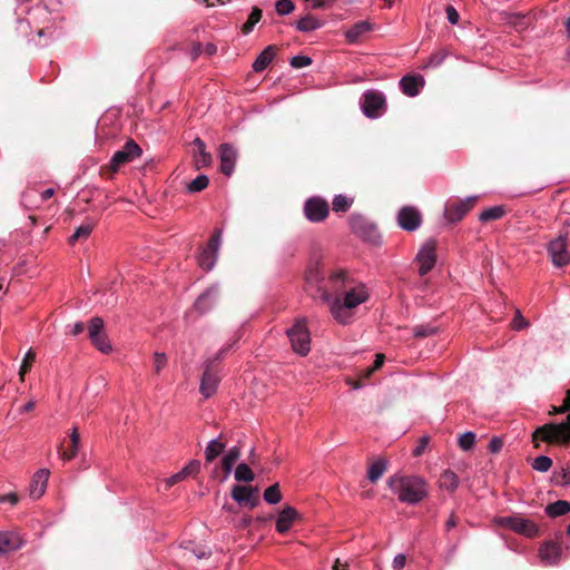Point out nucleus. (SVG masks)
I'll list each match as a JSON object with an SVG mask.
<instances>
[{"mask_svg": "<svg viewBox=\"0 0 570 570\" xmlns=\"http://www.w3.org/2000/svg\"><path fill=\"white\" fill-rule=\"evenodd\" d=\"M400 502L416 504L429 495L428 482L419 475L395 474L387 481Z\"/></svg>", "mask_w": 570, "mask_h": 570, "instance_id": "f257e3e1", "label": "nucleus"}, {"mask_svg": "<svg viewBox=\"0 0 570 570\" xmlns=\"http://www.w3.org/2000/svg\"><path fill=\"white\" fill-rule=\"evenodd\" d=\"M368 298V294L364 285L351 286L343 295V298L336 296L331 298L330 309L333 317L341 324H346L352 314L351 309L358 306Z\"/></svg>", "mask_w": 570, "mask_h": 570, "instance_id": "f03ea898", "label": "nucleus"}, {"mask_svg": "<svg viewBox=\"0 0 570 570\" xmlns=\"http://www.w3.org/2000/svg\"><path fill=\"white\" fill-rule=\"evenodd\" d=\"M539 441L550 444L570 443V413L560 423H547L537 428L532 434L534 448H539Z\"/></svg>", "mask_w": 570, "mask_h": 570, "instance_id": "7ed1b4c3", "label": "nucleus"}, {"mask_svg": "<svg viewBox=\"0 0 570 570\" xmlns=\"http://www.w3.org/2000/svg\"><path fill=\"white\" fill-rule=\"evenodd\" d=\"M142 154L140 146L132 139H129L121 149L117 150L110 161L100 168L101 175L112 177L122 166L139 158Z\"/></svg>", "mask_w": 570, "mask_h": 570, "instance_id": "20e7f679", "label": "nucleus"}, {"mask_svg": "<svg viewBox=\"0 0 570 570\" xmlns=\"http://www.w3.org/2000/svg\"><path fill=\"white\" fill-rule=\"evenodd\" d=\"M295 353L305 356L311 350V336L305 320H298L286 331Z\"/></svg>", "mask_w": 570, "mask_h": 570, "instance_id": "39448f33", "label": "nucleus"}, {"mask_svg": "<svg viewBox=\"0 0 570 570\" xmlns=\"http://www.w3.org/2000/svg\"><path fill=\"white\" fill-rule=\"evenodd\" d=\"M568 233H560L558 237L548 244V254L556 267H563L570 263V253L568 250Z\"/></svg>", "mask_w": 570, "mask_h": 570, "instance_id": "423d86ee", "label": "nucleus"}, {"mask_svg": "<svg viewBox=\"0 0 570 570\" xmlns=\"http://www.w3.org/2000/svg\"><path fill=\"white\" fill-rule=\"evenodd\" d=\"M225 352H226V348H222L217 353L215 358L209 360L206 363L205 371H204V374L202 377L200 389H199L200 393L205 397L212 396L217 390L219 379H218L216 372L214 371L213 366H214L215 362L219 361L224 356Z\"/></svg>", "mask_w": 570, "mask_h": 570, "instance_id": "0eeeda50", "label": "nucleus"}, {"mask_svg": "<svg viewBox=\"0 0 570 570\" xmlns=\"http://www.w3.org/2000/svg\"><path fill=\"white\" fill-rule=\"evenodd\" d=\"M303 210L309 222L321 223L328 217L330 205L324 198L314 196L306 199Z\"/></svg>", "mask_w": 570, "mask_h": 570, "instance_id": "6e6552de", "label": "nucleus"}, {"mask_svg": "<svg viewBox=\"0 0 570 570\" xmlns=\"http://www.w3.org/2000/svg\"><path fill=\"white\" fill-rule=\"evenodd\" d=\"M499 524L509 528L527 537H535L539 532L534 522L521 517H502L498 520Z\"/></svg>", "mask_w": 570, "mask_h": 570, "instance_id": "1a4fd4ad", "label": "nucleus"}, {"mask_svg": "<svg viewBox=\"0 0 570 570\" xmlns=\"http://www.w3.org/2000/svg\"><path fill=\"white\" fill-rule=\"evenodd\" d=\"M230 495L242 507L254 509L259 504L258 489L250 485H234Z\"/></svg>", "mask_w": 570, "mask_h": 570, "instance_id": "9d476101", "label": "nucleus"}, {"mask_svg": "<svg viewBox=\"0 0 570 570\" xmlns=\"http://www.w3.org/2000/svg\"><path fill=\"white\" fill-rule=\"evenodd\" d=\"M222 230L217 229L208 240L207 246L198 257L202 268L210 271L216 262L218 247L220 245Z\"/></svg>", "mask_w": 570, "mask_h": 570, "instance_id": "9b49d317", "label": "nucleus"}, {"mask_svg": "<svg viewBox=\"0 0 570 570\" xmlns=\"http://www.w3.org/2000/svg\"><path fill=\"white\" fill-rule=\"evenodd\" d=\"M478 197L471 196L468 197L464 200H455L453 203H450L445 207V217L450 223H456L461 220L465 214H468L476 204Z\"/></svg>", "mask_w": 570, "mask_h": 570, "instance_id": "f8f14e48", "label": "nucleus"}, {"mask_svg": "<svg viewBox=\"0 0 570 570\" xmlns=\"http://www.w3.org/2000/svg\"><path fill=\"white\" fill-rule=\"evenodd\" d=\"M385 107V98L379 91H367L363 96L362 109L363 112L370 118L380 116L381 110Z\"/></svg>", "mask_w": 570, "mask_h": 570, "instance_id": "ddd939ff", "label": "nucleus"}, {"mask_svg": "<svg viewBox=\"0 0 570 570\" xmlns=\"http://www.w3.org/2000/svg\"><path fill=\"white\" fill-rule=\"evenodd\" d=\"M435 248V242L429 240L417 253L416 261L420 263L419 273L421 276L426 275L434 267L436 262Z\"/></svg>", "mask_w": 570, "mask_h": 570, "instance_id": "4468645a", "label": "nucleus"}, {"mask_svg": "<svg viewBox=\"0 0 570 570\" xmlns=\"http://www.w3.org/2000/svg\"><path fill=\"white\" fill-rule=\"evenodd\" d=\"M397 223L404 230L413 232L420 227L422 216L416 208L405 206L397 214Z\"/></svg>", "mask_w": 570, "mask_h": 570, "instance_id": "2eb2a0df", "label": "nucleus"}, {"mask_svg": "<svg viewBox=\"0 0 570 570\" xmlns=\"http://www.w3.org/2000/svg\"><path fill=\"white\" fill-rule=\"evenodd\" d=\"M323 279L324 275L321 272L318 264H315L307 268L305 273L306 284L311 287H316V292L320 294L321 298L324 302H330L332 298V293L320 285Z\"/></svg>", "mask_w": 570, "mask_h": 570, "instance_id": "dca6fc26", "label": "nucleus"}, {"mask_svg": "<svg viewBox=\"0 0 570 570\" xmlns=\"http://www.w3.org/2000/svg\"><path fill=\"white\" fill-rule=\"evenodd\" d=\"M237 153L235 148L230 144H222L219 146V158H220V171L226 175L230 176L235 161H236Z\"/></svg>", "mask_w": 570, "mask_h": 570, "instance_id": "f3484780", "label": "nucleus"}, {"mask_svg": "<svg viewBox=\"0 0 570 570\" xmlns=\"http://www.w3.org/2000/svg\"><path fill=\"white\" fill-rule=\"evenodd\" d=\"M49 474L50 472L47 469H40L33 474L29 485V495L32 499L36 500L42 497L47 488Z\"/></svg>", "mask_w": 570, "mask_h": 570, "instance_id": "a211bd4d", "label": "nucleus"}, {"mask_svg": "<svg viewBox=\"0 0 570 570\" xmlns=\"http://www.w3.org/2000/svg\"><path fill=\"white\" fill-rule=\"evenodd\" d=\"M299 518L297 510L291 505L285 507L277 517L276 530L278 533L284 534L288 532L293 523Z\"/></svg>", "mask_w": 570, "mask_h": 570, "instance_id": "6ab92c4d", "label": "nucleus"}, {"mask_svg": "<svg viewBox=\"0 0 570 570\" xmlns=\"http://www.w3.org/2000/svg\"><path fill=\"white\" fill-rule=\"evenodd\" d=\"M218 299V292L216 288L210 287L206 292H204L196 299L194 304V309L197 311L200 315L210 311L213 306L216 304Z\"/></svg>", "mask_w": 570, "mask_h": 570, "instance_id": "aec40b11", "label": "nucleus"}, {"mask_svg": "<svg viewBox=\"0 0 570 570\" xmlns=\"http://www.w3.org/2000/svg\"><path fill=\"white\" fill-rule=\"evenodd\" d=\"M400 86L403 94L409 97H414L424 86V79L422 76H404L400 81Z\"/></svg>", "mask_w": 570, "mask_h": 570, "instance_id": "412c9836", "label": "nucleus"}, {"mask_svg": "<svg viewBox=\"0 0 570 570\" xmlns=\"http://www.w3.org/2000/svg\"><path fill=\"white\" fill-rule=\"evenodd\" d=\"M328 282L331 285V289L335 294H340L342 292H346L351 287V279L347 276L345 271L334 272L330 275Z\"/></svg>", "mask_w": 570, "mask_h": 570, "instance_id": "4be33fe9", "label": "nucleus"}, {"mask_svg": "<svg viewBox=\"0 0 570 570\" xmlns=\"http://www.w3.org/2000/svg\"><path fill=\"white\" fill-rule=\"evenodd\" d=\"M561 556V547L556 542H546L540 548V557L548 564H556L559 562Z\"/></svg>", "mask_w": 570, "mask_h": 570, "instance_id": "5701e85b", "label": "nucleus"}, {"mask_svg": "<svg viewBox=\"0 0 570 570\" xmlns=\"http://www.w3.org/2000/svg\"><path fill=\"white\" fill-rule=\"evenodd\" d=\"M372 29L373 26L368 21H358L345 31V38L348 42L355 43Z\"/></svg>", "mask_w": 570, "mask_h": 570, "instance_id": "b1692460", "label": "nucleus"}, {"mask_svg": "<svg viewBox=\"0 0 570 570\" xmlns=\"http://www.w3.org/2000/svg\"><path fill=\"white\" fill-rule=\"evenodd\" d=\"M276 55V47L275 46H268L266 47L259 56L256 58V60L253 63V69L256 72H261L267 68V66L272 62Z\"/></svg>", "mask_w": 570, "mask_h": 570, "instance_id": "393cba45", "label": "nucleus"}, {"mask_svg": "<svg viewBox=\"0 0 570 570\" xmlns=\"http://www.w3.org/2000/svg\"><path fill=\"white\" fill-rule=\"evenodd\" d=\"M20 547L19 539L11 532L0 531V554H6L18 550Z\"/></svg>", "mask_w": 570, "mask_h": 570, "instance_id": "a878e982", "label": "nucleus"}, {"mask_svg": "<svg viewBox=\"0 0 570 570\" xmlns=\"http://www.w3.org/2000/svg\"><path fill=\"white\" fill-rule=\"evenodd\" d=\"M225 446L226 444L223 441V435H219V438L212 440L205 450L206 463L213 462L218 455H220L225 450Z\"/></svg>", "mask_w": 570, "mask_h": 570, "instance_id": "bb28decb", "label": "nucleus"}, {"mask_svg": "<svg viewBox=\"0 0 570 570\" xmlns=\"http://www.w3.org/2000/svg\"><path fill=\"white\" fill-rule=\"evenodd\" d=\"M194 146L196 147V151L198 153L195 156V161L197 167H207L212 163V155L206 151V145L200 138H196L194 140Z\"/></svg>", "mask_w": 570, "mask_h": 570, "instance_id": "cd10ccee", "label": "nucleus"}, {"mask_svg": "<svg viewBox=\"0 0 570 570\" xmlns=\"http://www.w3.org/2000/svg\"><path fill=\"white\" fill-rule=\"evenodd\" d=\"M239 456H240V449L238 446H234L223 458L222 468L225 473L224 479H226L229 475L234 464L239 459Z\"/></svg>", "mask_w": 570, "mask_h": 570, "instance_id": "c85d7f7f", "label": "nucleus"}, {"mask_svg": "<svg viewBox=\"0 0 570 570\" xmlns=\"http://www.w3.org/2000/svg\"><path fill=\"white\" fill-rule=\"evenodd\" d=\"M439 484L441 489L454 492L459 487V478L453 471L445 470L440 476Z\"/></svg>", "mask_w": 570, "mask_h": 570, "instance_id": "c756f323", "label": "nucleus"}, {"mask_svg": "<svg viewBox=\"0 0 570 570\" xmlns=\"http://www.w3.org/2000/svg\"><path fill=\"white\" fill-rule=\"evenodd\" d=\"M323 26L322 21L312 16L311 13H306L303 18H301L296 22V28L302 32H309L316 30Z\"/></svg>", "mask_w": 570, "mask_h": 570, "instance_id": "7c9ffc66", "label": "nucleus"}, {"mask_svg": "<svg viewBox=\"0 0 570 570\" xmlns=\"http://www.w3.org/2000/svg\"><path fill=\"white\" fill-rule=\"evenodd\" d=\"M80 435L77 428H73L70 433V444L69 446L61 453V458L63 460L73 459L79 450Z\"/></svg>", "mask_w": 570, "mask_h": 570, "instance_id": "2f4dec72", "label": "nucleus"}, {"mask_svg": "<svg viewBox=\"0 0 570 570\" xmlns=\"http://www.w3.org/2000/svg\"><path fill=\"white\" fill-rule=\"evenodd\" d=\"M570 512V502L564 500H558L546 507V513L551 518L564 515Z\"/></svg>", "mask_w": 570, "mask_h": 570, "instance_id": "473e14b6", "label": "nucleus"}, {"mask_svg": "<svg viewBox=\"0 0 570 570\" xmlns=\"http://www.w3.org/2000/svg\"><path fill=\"white\" fill-rule=\"evenodd\" d=\"M95 227V223L92 220H88L80 225L75 233L69 237L68 242L70 245L76 244L80 239H87L91 234Z\"/></svg>", "mask_w": 570, "mask_h": 570, "instance_id": "72a5a7b5", "label": "nucleus"}, {"mask_svg": "<svg viewBox=\"0 0 570 570\" xmlns=\"http://www.w3.org/2000/svg\"><path fill=\"white\" fill-rule=\"evenodd\" d=\"M386 470V461L379 459L373 462L367 470V478L371 482H376Z\"/></svg>", "mask_w": 570, "mask_h": 570, "instance_id": "f704fd0d", "label": "nucleus"}, {"mask_svg": "<svg viewBox=\"0 0 570 570\" xmlns=\"http://www.w3.org/2000/svg\"><path fill=\"white\" fill-rule=\"evenodd\" d=\"M504 214H505V208L503 206H494V207H490V208L483 210L479 215V219L482 223H487V222L500 219L501 217H503Z\"/></svg>", "mask_w": 570, "mask_h": 570, "instance_id": "c9c22d12", "label": "nucleus"}, {"mask_svg": "<svg viewBox=\"0 0 570 570\" xmlns=\"http://www.w3.org/2000/svg\"><path fill=\"white\" fill-rule=\"evenodd\" d=\"M263 11L258 7H254L248 16L247 21L242 26V32L248 35L252 32L256 23L262 19Z\"/></svg>", "mask_w": 570, "mask_h": 570, "instance_id": "e433bc0d", "label": "nucleus"}, {"mask_svg": "<svg viewBox=\"0 0 570 570\" xmlns=\"http://www.w3.org/2000/svg\"><path fill=\"white\" fill-rule=\"evenodd\" d=\"M235 479L238 482H252L255 479V474L246 463H240L235 470Z\"/></svg>", "mask_w": 570, "mask_h": 570, "instance_id": "4c0bfd02", "label": "nucleus"}, {"mask_svg": "<svg viewBox=\"0 0 570 570\" xmlns=\"http://www.w3.org/2000/svg\"><path fill=\"white\" fill-rule=\"evenodd\" d=\"M264 500L269 503V504H276L278 502H281L282 500V492H281V489H279V484L278 483H275L271 487H268L265 491H264Z\"/></svg>", "mask_w": 570, "mask_h": 570, "instance_id": "58836bf2", "label": "nucleus"}, {"mask_svg": "<svg viewBox=\"0 0 570 570\" xmlns=\"http://www.w3.org/2000/svg\"><path fill=\"white\" fill-rule=\"evenodd\" d=\"M384 360H385V356L383 354H376L373 365L365 370L364 376L358 382H356L353 385V387L360 389L361 386H363V380H367L372 375V373L377 371L383 365Z\"/></svg>", "mask_w": 570, "mask_h": 570, "instance_id": "ea45409f", "label": "nucleus"}, {"mask_svg": "<svg viewBox=\"0 0 570 570\" xmlns=\"http://www.w3.org/2000/svg\"><path fill=\"white\" fill-rule=\"evenodd\" d=\"M353 204V199L344 195H336L333 199V210L336 213H346Z\"/></svg>", "mask_w": 570, "mask_h": 570, "instance_id": "a19ab883", "label": "nucleus"}, {"mask_svg": "<svg viewBox=\"0 0 570 570\" xmlns=\"http://www.w3.org/2000/svg\"><path fill=\"white\" fill-rule=\"evenodd\" d=\"M102 333H105L104 332V320L101 317H98V316L92 317L89 321V325H88V336H89V340L98 337Z\"/></svg>", "mask_w": 570, "mask_h": 570, "instance_id": "79ce46f5", "label": "nucleus"}, {"mask_svg": "<svg viewBox=\"0 0 570 570\" xmlns=\"http://www.w3.org/2000/svg\"><path fill=\"white\" fill-rule=\"evenodd\" d=\"M35 360H36V352L30 348L26 353V355H24V357L22 360V364H21L20 370H19L20 381L24 380V375L31 370Z\"/></svg>", "mask_w": 570, "mask_h": 570, "instance_id": "37998d69", "label": "nucleus"}, {"mask_svg": "<svg viewBox=\"0 0 570 570\" xmlns=\"http://www.w3.org/2000/svg\"><path fill=\"white\" fill-rule=\"evenodd\" d=\"M92 345L104 354H109L112 351L111 344L106 333L100 334L98 337L90 340Z\"/></svg>", "mask_w": 570, "mask_h": 570, "instance_id": "c03bdc74", "label": "nucleus"}, {"mask_svg": "<svg viewBox=\"0 0 570 570\" xmlns=\"http://www.w3.org/2000/svg\"><path fill=\"white\" fill-rule=\"evenodd\" d=\"M209 184V179L206 175H199L193 179L188 185L189 193H198L204 190Z\"/></svg>", "mask_w": 570, "mask_h": 570, "instance_id": "a18cd8bd", "label": "nucleus"}, {"mask_svg": "<svg viewBox=\"0 0 570 570\" xmlns=\"http://www.w3.org/2000/svg\"><path fill=\"white\" fill-rule=\"evenodd\" d=\"M552 466V460L549 456H537L532 462V468L539 472H547Z\"/></svg>", "mask_w": 570, "mask_h": 570, "instance_id": "49530a36", "label": "nucleus"}, {"mask_svg": "<svg viewBox=\"0 0 570 570\" xmlns=\"http://www.w3.org/2000/svg\"><path fill=\"white\" fill-rule=\"evenodd\" d=\"M475 434L473 432H465L459 438V446L463 451H469L474 446Z\"/></svg>", "mask_w": 570, "mask_h": 570, "instance_id": "de8ad7c7", "label": "nucleus"}, {"mask_svg": "<svg viewBox=\"0 0 570 570\" xmlns=\"http://www.w3.org/2000/svg\"><path fill=\"white\" fill-rule=\"evenodd\" d=\"M446 57L448 52L444 49H441L430 56L425 67H439L442 65Z\"/></svg>", "mask_w": 570, "mask_h": 570, "instance_id": "09e8293b", "label": "nucleus"}, {"mask_svg": "<svg viewBox=\"0 0 570 570\" xmlns=\"http://www.w3.org/2000/svg\"><path fill=\"white\" fill-rule=\"evenodd\" d=\"M275 7L276 12L281 16L288 14L295 9V4L292 0H278Z\"/></svg>", "mask_w": 570, "mask_h": 570, "instance_id": "8fccbe9b", "label": "nucleus"}, {"mask_svg": "<svg viewBox=\"0 0 570 570\" xmlns=\"http://www.w3.org/2000/svg\"><path fill=\"white\" fill-rule=\"evenodd\" d=\"M167 365V356L165 353L155 352L154 353V371L156 374H159L163 368Z\"/></svg>", "mask_w": 570, "mask_h": 570, "instance_id": "3c124183", "label": "nucleus"}, {"mask_svg": "<svg viewBox=\"0 0 570 570\" xmlns=\"http://www.w3.org/2000/svg\"><path fill=\"white\" fill-rule=\"evenodd\" d=\"M436 333V327L431 325H417L414 327V336L423 338Z\"/></svg>", "mask_w": 570, "mask_h": 570, "instance_id": "603ef678", "label": "nucleus"}, {"mask_svg": "<svg viewBox=\"0 0 570 570\" xmlns=\"http://www.w3.org/2000/svg\"><path fill=\"white\" fill-rule=\"evenodd\" d=\"M311 63H312V59L307 56H295L289 61V65L295 69L307 67Z\"/></svg>", "mask_w": 570, "mask_h": 570, "instance_id": "864d4df0", "label": "nucleus"}, {"mask_svg": "<svg viewBox=\"0 0 570 570\" xmlns=\"http://www.w3.org/2000/svg\"><path fill=\"white\" fill-rule=\"evenodd\" d=\"M336 0H305L308 9H324L333 4Z\"/></svg>", "mask_w": 570, "mask_h": 570, "instance_id": "5fc2aeb1", "label": "nucleus"}, {"mask_svg": "<svg viewBox=\"0 0 570 570\" xmlns=\"http://www.w3.org/2000/svg\"><path fill=\"white\" fill-rule=\"evenodd\" d=\"M200 470V462L198 460H191L185 468L181 469L184 474L187 476L196 475Z\"/></svg>", "mask_w": 570, "mask_h": 570, "instance_id": "6e6d98bb", "label": "nucleus"}, {"mask_svg": "<svg viewBox=\"0 0 570 570\" xmlns=\"http://www.w3.org/2000/svg\"><path fill=\"white\" fill-rule=\"evenodd\" d=\"M513 330L520 331L529 326V322L517 311L515 316L511 323Z\"/></svg>", "mask_w": 570, "mask_h": 570, "instance_id": "4d7b16f0", "label": "nucleus"}, {"mask_svg": "<svg viewBox=\"0 0 570 570\" xmlns=\"http://www.w3.org/2000/svg\"><path fill=\"white\" fill-rule=\"evenodd\" d=\"M445 12L450 23L456 24L459 22L460 16L453 6H448Z\"/></svg>", "mask_w": 570, "mask_h": 570, "instance_id": "13d9d810", "label": "nucleus"}, {"mask_svg": "<svg viewBox=\"0 0 570 570\" xmlns=\"http://www.w3.org/2000/svg\"><path fill=\"white\" fill-rule=\"evenodd\" d=\"M186 479V475L184 474V472L180 470L179 472L175 473L174 475H171L170 478H168L166 480V487L167 488H170L175 484H177L178 482L183 481Z\"/></svg>", "mask_w": 570, "mask_h": 570, "instance_id": "bf43d9fd", "label": "nucleus"}, {"mask_svg": "<svg viewBox=\"0 0 570 570\" xmlns=\"http://www.w3.org/2000/svg\"><path fill=\"white\" fill-rule=\"evenodd\" d=\"M429 444V438L428 436H423L420 439L419 441V444L416 445V448L413 450V455L414 456H420L423 454V452L425 451V448L426 445Z\"/></svg>", "mask_w": 570, "mask_h": 570, "instance_id": "052dcab7", "label": "nucleus"}, {"mask_svg": "<svg viewBox=\"0 0 570 570\" xmlns=\"http://www.w3.org/2000/svg\"><path fill=\"white\" fill-rule=\"evenodd\" d=\"M503 446V442L500 438H493L489 443V450L492 453H498Z\"/></svg>", "mask_w": 570, "mask_h": 570, "instance_id": "680f3d73", "label": "nucleus"}, {"mask_svg": "<svg viewBox=\"0 0 570 570\" xmlns=\"http://www.w3.org/2000/svg\"><path fill=\"white\" fill-rule=\"evenodd\" d=\"M406 563V557L402 553L397 554L393 560V568L395 570H401L404 568Z\"/></svg>", "mask_w": 570, "mask_h": 570, "instance_id": "e2e57ef3", "label": "nucleus"}, {"mask_svg": "<svg viewBox=\"0 0 570 570\" xmlns=\"http://www.w3.org/2000/svg\"><path fill=\"white\" fill-rule=\"evenodd\" d=\"M19 501V497L17 493H8L0 495V503L2 502H9L10 504L14 505Z\"/></svg>", "mask_w": 570, "mask_h": 570, "instance_id": "0e129e2a", "label": "nucleus"}, {"mask_svg": "<svg viewBox=\"0 0 570 570\" xmlns=\"http://www.w3.org/2000/svg\"><path fill=\"white\" fill-rule=\"evenodd\" d=\"M200 53L202 45L199 42H194L189 52L191 60H196Z\"/></svg>", "mask_w": 570, "mask_h": 570, "instance_id": "69168bd1", "label": "nucleus"}, {"mask_svg": "<svg viewBox=\"0 0 570 570\" xmlns=\"http://www.w3.org/2000/svg\"><path fill=\"white\" fill-rule=\"evenodd\" d=\"M252 523V518L248 515L243 517L236 524L238 529H246Z\"/></svg>", "mask_w": 570, "mask_h": 570, "instance_id": "338daca9", "label": "nucleus"}, {"mask_svg": "<svg viewBox=\"0 0 570 570\" xmlns=\"http://www.w3.org/2000/svg\"><path fill=\"white\" fill-rule=\"evenodd\" d=\"M561 411L570 412V390H568L566 392V397H564L563 403L561 405Z\"/></svg>", "mask_w": 570, "mask_h": 570, "instance_id": "774afa93", "label": "nucleus"}]
</instances>
